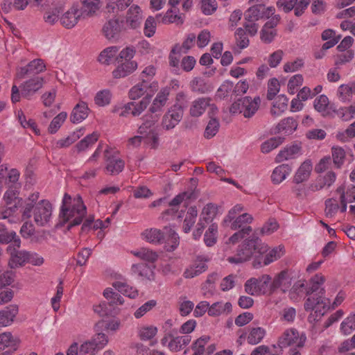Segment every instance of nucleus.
Returning <instances> with one entry per match:
<instances>
[{"label": "nucleus", "mask_w": 355, "mask_h": 355, "mask_svg": "<svg viewBox=\"0 0 355 355\" xmlns=\"http://www.w3.org/2000/svg\"><path fill=\"white\" fill-rule=\"evenodd\" d=\"M44 84V79L41 76H34L26 81L21 85V94L26 98H30L32 95L39 91Z\"/></svg>", "instance_id": "nucleus-16"}, {"label": "nucleus", "mask_w": 355, "mask_h": 355, "mask_svg": "<svg viewBox=\"0 0 355 355\" xmlns=\"http://www.w3.org/2000/svg\"><path fill=\"white\" fill-rule=\"evenodd\" d=\"M306 336L300 333L294 328L286 329L278 339L277 345L280 348L288 347H303L306 341Z\"/></svg>", "instance_id": "nucleus-10"}, {"label": "nucleus", "mask_w": 355, "mask_h": 355, "mask_svg": "<svg viewBox=\"0 0 355 355\" xmlns=\"http://www.w3.org/2000/svg\"><path fill=\"white\" fill-rule=\"evenodd\" d=\"M105 173L112 175L120 173L125 167V162L116 151L108 149L105 151Z\"/></svg>", "instance_id": "nucleus-11"}, {"label": "nucleus", "mask_w": 355, "mask_h": 355, "mask_svg": "<svg viewBox=\"0 0 355 355\" xmlns=\"http://www.w3.org/2000/svg\"><path fill=\"white\" fill-rule=\"evenodd\" d=\"M169 94V89L167 87L162 88L153 99L149 111L152 114L159 113L166 105Z\"/></svg>", "instance_id": "nucleus-32"}, {"label": "nucleus", "mask_w": 355, "mask_h": 355, "mask_svg": "<svg viewBox=\"0 0 355 355\" xmlns=\"http://www.w3.org/2000/svg\"><path fill=\"white\" fill-rule=\"evenodd\" d=\"M261 103L259 96L252 98L245 96L235 101L230 107V112L233 114H243L244 117H252L258 110Z\"/></svg>", "instance_id": "nucleus-7"}, {"label": "nucleus", "mask_w": 355, "mask_h": 355, "mask_svg": "<svg viewBox=\"0 0 355 355\" xmlns=\"http://www.w3.org/2000/svg\"><path fill=\"white\" fill-rule=\"evenodd\" d=\"M18 306L15 304L9 305L0 310V327L11 325L18 313Z\"/></svg>", "instance_id": "nucleus-31"}, {"label": "nucleus", "mask_w": 355, "mask_h": 355, "mask_svg": "<svg viewBox=\"0 0 355 355\" xmlns=\"http://www.w3.org/2000/svg\"><path fill=\"white\" fill-rule=\"evenodd\" d=\"M209 105V98H199L193 101L191 105L189 112L192 116L199 117Z\"/></svg>", "instance_id": "nucleus-37"}, {"label": "nucleus", "mask_w": 355, "mask_h": 355, "mask_svg": "<svg viewBox=\"0 0 355 355\" xmlns=\"http://www.w3.org/2000/svg\"><path fill=\"white\" fill-rule=\"evenodd\" d=\"M60 215L63 220L69 223V227L80 224L86 215V207L80 196L73 199L64 194Z\"/></svg>", "instance_id": "nucleus-3"}, {"label": "nucleus", "mask_w": 355, "mask_h": 355, "mask_svg": "<svg viewBox=\"0 0 355 355\" xmlns=\"http://www.w3.org/2000/svg\"><path fill=\"white\" fill-rule=\"evenodd\" d=\"M264 9L262 4L255 5L248 8L245 12V19L248 22H255L263 15Z\"/></svg>", "instance_id": "nucleus-48"}, {"label": "nucleus", "mask_w": 355, "mask_h": 355, "mask_svg": "<svg viewBox=\"0 0 355 355\" xmlns=\"http://www.w3.org/2000/svg\"><path fill=\"white\" fill-rule=\"evenodd\" d=\"M174 323L172 319H167L162 325V329L164 332V336L160 342L162 345H165L166 341L170 338V336L176 335L178 331L173 327Z\"/></svg>", "instance_id": "nucleus-54"}, {"label": "nucleus", "mask_w": 355, "mask_h": 355, "mask_svg": "<svg viewBox=\"0 0 355 355\" xmlns=\"http://www.w3.org/2000/svg\"><path fill=\"white\" fill-rule=\"evenodd\" d=\"M12 245H8L6 252L9 254L8 266L10 269L19 268L27 263V250H19Z\"/></svg>", "instance_id": "nucleus-13"}, {"label": "nucleus", "mask_w": 355, "mask_h": 355, "mask_svg": "<svg viewBox=\"0 0 355 355\" xmlns=\"http://www.w3.org/2000/svg\"><path fill=\"white\" fill-rule=\"evenodd\" d=\"M218 225L212 223L209 226L204 236V241L207 246H212L216 243Z\"/></svg>", "instance_id": "nucleus-61"}, {"label": "nucleus", "mask_w": 355, "mask_h": 355, "mask_svg": "<svg viewBox=\"0 0 355 355\" xmlns=\"http://www.w3.org/2000/svg\"><path fill=\"white\" fill-rule=\"evenodd\" d=\"M19 343V340L14 337L10 332H3L0 334V350H3L6 347L16 350Z\"/></svg>", "instance_id": "nucleus-44"}, {"label": "nucleus", "mask_w": 355, "mask_h": 355, "mask_svg": "<svg viewBox=\"0 0 355 355\" xmlns=\"http://www.w3.org/2000/svg\"><path fill=\"white\" fill-rule=\"evenodd\" d=\"M182 116L181 110H175L170 108L163 116L162 121L163 128L167 130L174 128L182 120Z\"/></svg>", "instance_id": "nucleus-26"}, {"label": "nucleus", "mask_w": 355, "mask_h": 355, "mask_svg": "<svg viewBox=\"0 0 355 355\" xmlns=\"http://www.w3.org/2000/svg\"><path fill=\"white\" fill-rule=\"evenodd\" d=\"M336 180V175L333 171L327 173L322 178H318L314 186V191H318L325 187H331Z\"/></svg>", "instance_id": "nucleus-53"}, {"label": "nucleus", "mask_w": 355, "mask_h": 355, "mask_svg": "<svg viewBox=\"0 0 355 355\" xmlns=\"http://www.w3.org/2000/svg\"><path fill=\"white\" fill-rule=\"evenodd\" d=\"M119 49L116 46H110L103 49L98 55V61L103 64H110L116 57Z\"/></svg>", "instance_id": "nucleus-52"}, {"label": "nucleus", "mask_w": 355, "mask_h": 355, "mask_svg": "<svg viewBox=\"0 0 355 355\" xmlns=\"http://www.w3.org/2000/svg\"><path fill=\"white\" fill-rule=\"evenodd\" d=\"M336 192L340 195V200H345L347 202L355 201V186L353 184H343L338 187Z\"/></svg>", "instance_id": "nucleus-41"}, {"label": "nucleus", "mask_w": 355, "mask_h": 355, "mask_svg": "<svg viewBox=\"0 0 355 355\" xmlns=\"http://www.w3.org/2000/svg\"><path fill=\"white\" fill-rule=\"evenodd\" d=\"M338 117L343 121H349L355 118V103L347 107H341L335 111Z\"/></svg>", "instance_id": "nucleus-57"}, {"label": "nucleus", "mask_w": 355, "mask_h": 355, "mask_svg": "<svg viewBox=\"0 0 355 355\" xmlns=\"http://www.w3.org/2000/svg\"><path fill=\"white\" fill-rule=\"evenodd\" d=\"M112 286L119 292L130 298L134 299L139 295L138 291L135 288L128 285L125 282H114L112 284Z\"/></svg>", "instance_id": "nucleus-46"}, {"label": "nucleus", "mask_w": 355, "mask_h": 355, "mask_svg": "<svg viewBox=\"0 0 355 355\" xmlns=\"http://www.w3.org/2000/svg\"><path fill=\"white\" fill-rule=\"evenodd\" d=\"M282 137H272L264 141L261 146V150L263 153H268L277 148L283 142Z\"/></svg>", "instance_id": "nucleus-64"}, {"label": "nucleus", "mask_w": 355, "mask_h": 355, "mask_svg": "<svg viewBox=\"0 0 355 355\" xmlns=\"http://www.w3.org/2000/svg\"><path fill=\"white\" fill-rule=\"evenodd\" d=\"M191 340V337L189 335L170 336V338L166 341L165 345H162L166 347L172 352H180L186 346H187Z\"/></svg>", "instance_id": "nucleus-20"}, {"label": "nucleus", "mask_w": 355, "mask_h": 355, "mask_svg": "<svg viewBox=\"0 0 355 355\" xmlns=\"http://www.w3.org/2000/svg\"><path fill=\"white\" fill-rule=\"evenodd\" d=\"M270 282L269 275H263L258 279L251 278L245 282V291L248 294L255 296L270 293Z\"/></svg>", "instance_id": "nucleus-8"}, {"label": "nucleus", "mask_w": 355, "mask_h": 355, "mask_svg": "<svg viewBox=\"0 0 355 355\" xmlns=\"http://www.w3.org/2000/svg\"><path fill=\"white\" fill-rule=\"evenodd\" d=\"M52 205L47 200H42L35 205L32 209L31 216L38 226L48 225L52 216Z\"/></svg>", "instance_id": "nucleus-9"}, {"label": "nucleus", "mask_w": 355, "mask_h": 355, "mask_svg": "<svg viewBox=\"0 0 355 355\" xmlns=\"http://www.w3.org/2000/svg\"><path fill=\"white\" fill-rule=\"evenodd\" d=\"M304 78L301 74H295L291 77L287 84V91L290 94H294L303 84Z\"/></svg>", "instance_id": "nucleus-62"}, {"label": "nucleus", "mask_w": 355, "mask_h": 355, "mask_svg": "<svg viewBox=\"0 0 355 355\" xmlns=\"http://www.w3.org/2000/svg\"><path fill=\"white\" fill-rule=\"evenodd\" d=\"M142 119L143 123L139 126L137 132L144 138L145 145L150 148H156L159 145V137L156 130L158 116L145 114Z\"/></svg>", "instance_id": "nucleus-5"}, {"label": "nucleus", "mask_w": 355, "mask_h": 355, "mask_svg": "<svg viewBox=\"0 0 355 355\" xmlns=\"http://www.w3.org/2000/svg\"><path fill=\"white\" fill-rule=\"evenodd\" d=\"M331 155L334 165L337 168H340L345 158V150L340 146H333L331 148Z\"/></svg>", "instance_id": "nucleus-63"}, {"label": "nucleus", "mask_w": 355, "mask_h": 355, "mask_svg": "<svg viewBox=\"0 0 355 355\" xmlns=\"http://www.w3.org/2000/svg\"><path fill=\"white\" fill-rule=\"evenodd\" d=\"M142 239L154 244H165L168 251L174 250L179 245V236L171 228L164 227V232L156 228L145 230L141 233Z\"/></svg>", "instance_id": "nucleus-4"}, {"label": "nucleus", "mask_w": 355, "mask_h": 355, "mask_svg": "<svg viewBox=\"0 0 355 355\" xmlns=\"http://www.w3.org/2000/svg\"><path fill=\"white\" fill-rule=\"evenodd\" d=\"M266 334V330L262 327L252 328L247 336L248 343L250 345H257L263 339Z\"/></svg>", "instance_id": "nucleus-51"}, {"label": "nucleus", "mask_w": 355, "mask_h": 355, "mask_svg": "<svg viewBox=\"0 0 355 355\" xmlns=\"http://www.w3.org/2000/svg\"><path fill=\"white\" fill-rule=\"evenodd\" d=\"M46 70V64L42 59H35L31 61L26 66L20 67L17 70V76L23 78L28 74H39Z\"/></svg>", "instance_id": "nucleus-18"}, {"label": "nucleus", "mask_w": 355, "mask_h": 355, "mask_svg": "<svg viewBox=\"0 0 355 355\" xmlns=\"http://www.w3.org/2000/svg\"><path fill=\"white\" fill-rule=\"evenodd\" d=\"M291 282V278L287 270L281 271L275 276L272 281L271 280L270 283V293H273L279 288L285 291V288H287L290 286Z\"/></svg>", "instance_id": "nucleus-28"}, {"label": "nucleus", "mask_w": 355, "mask_h": 355, "mask_svg": "<svg viewBox=\"0 0 355 355\" xmlns=\"http://www.w3.org/2000/svg\"><path fill=\"white\" fill-rule=\"evenodd\" d=\"M131 270L134 274L150 280L154 277L153 268L146 263H136L132 264Z\"/></svg>", "instance_id": "nucleus-42"}, {"label": "nucleus", "mask_w": 355, "mask_h": 355, "mask_svg": "<svg viewBox=\"0 0 355 355\" xmlns=\"http://www.w3.org/2000/svg\"><path fill=\"white\" fill-rule=\"evenodd\" d=\"M157 20L163 24H180L184 21L183 17L178 8H171L164 14L159 13L156 15Z\"/></svg>", "instance_id": "nucleus-21"}, {"label": "nucleus", "mask_w": 355, "mask_h": 355, "mask_svg": "<svg viewBox=\"0 0 355 355\" xmlns=\"http://www.w3.org/2000/svg\"><path fill=\"white\" fill-rule=\"evenodd\" d=\"M67 118V113L66 112H61L56 115L51 121L48 131L51 134L56 133L62 124L64 123Z\"/></svg>", "instance_id": "nucleus-56"}, {"label": "nucleus", "mask_w": 355, "mask_h": 355, "mask_svg": "<svg viewBox=\"0 0 355 355\" xmlns=\"http://www.w3.org/2000/svg\"><path fill=\"white\" fill-rule=\"evenodd\" d=\"M98 135L97 132H93L90 135H88L80 141H79L76 146L78 151L81 152L86 150L98 140Z\"/></svg>", "instance_id": "nucleus-60"}, {"label": "nucleus", "mask_w": 355, "mask_h": 355, "mask_svg": "<svg viewBox=\"0 0 355 355\" xmlns=\"http://www.w3.org/2000/svg\"><path fill=\"white\" fill-rule=\"evenodd\" d=\"M131 254L143 261L151 263H154L158 257V255L155 252L147 248L132 250L131 251Z\"/></svg>", "instance_id": "nucleus-49"}, {"label": "nucleus", "mask_w": 355, "mask_h": 355, "mask_svg": "<svg viewBox=\"0 0 355 355\" xmlns=\"http://www.w3.org/2000/svg\"><path fill=\"white\" fill-rule=\"evenodd\" d=\"M302 154V144L300 142H294L287 145L279 152L275 157L276 162H282L286 160L295 159Z\"/></svg>", "instance_id": "nucleus-17"}, {"label": "nucleus", "mask_w": 355, "mask_h": 355, "mask_svg": "<svg viewBox=\"0 0 355 355\" xmlns=\"http://www.w3.org/2000/svg\"><path fill=\"white\" fill-rule=\"evenodd\" d=\"M122 26V22L118 19H111L103 26V34L109 40H117L121 32Z\"/></svg>", "instance_id": "nucleus-27"}, {"label": "nucleus", "mask_w": 355, "mask_h": 355, "mask_svg": "<svg viewBox=\"0 0 355 355\" xmlns=\"http://www.w3.org/2000/svg\"><path fill=\"white\" fill-rule=\"evenodd\" d=\"M197 216L198 210L196 207H191L188 209L182 226L183 231L185 233H188L191 231L192 227L196 221Z\"/></svg>", "instance_id": "nucleus-50"}, {"label": "nucleus", "mask_w": 355, "mask_h": 355, "mask_svg": "<svg viewBox=\"0 0 355 355\" xmlns=\"http://www.w3.org/2000/svg\"><path fill=\"white\" fill-rule=\"evenodd\" d=\"M329 101L328 97L324 94H321L318 96L313 101V106L315 110L320 112L322 116L328 115V106Z\"/></svg>", "instance_id": "nucleus-55"}, {"label": "nucleus", "mask_w": 355, "mask_h": 355, "mask_svg": "<svg viewBox=\"0 0 355 355\" xmlns=\"http://www.w3.org/2000/svg\"><path fill=\"white\" fill-rule=\"evenodd\" d=\"M209 260L207 256H198L196 261L189 265L184 272V277L187 279L193 278L207 269V262Z\"/></svg>", "instance_id": "nucleus-15"}, {"label": "nucleus", "mask_w": 355, "mask_h": 355, "mask_svg": "<svg viewBox=\"0 0 355 355\" xmlns=\"http://www.w3.org/2000/svg\"><path fill=\"white\" fill-rule=\"evenodd\" d=\"M0 244L20 248L21 240L15 231L8 230L4 224L0 223Z\"/></svg>", "instance_id": "nucleus-22"}, {"label": "nucleus", "mask_w": 355, "mask_h": 355, "mask_svg": "<svg viewBox=\"0 0 355 355\" xmlns=\"http://www.w3.org/2000/svg\"><path fill=\"white\" fill-rule=\"evenodd\" d=\"M158 87L157 81H153L151 83L141 81L131 87L128 92V96L132 100H136L144 96L148 92V90H150L151 93H154L158 89Z\"/></svg>", "instance_id": "nucleus-14"}, {"label": "nucleus", "mask_w": 355, "mask_h": 355, "mask_svg": "<svg viewBox=\"0 0 355 355\" xmlns=\"http://www.w3.org/2000/svg\"><path fill=\"white\" fill-rule=\"evenodd\" d=\"M291 167L288 164H282L276 166L271 174V181L274 184H279L291 174Z\"/></svg>", "instance_id": "nucleus-34"}, {"label": "nucleus", "mask_w": 355, "mask_h": 355, "mask_svg": "<svg viewBox=\"0 0 355 355\" xmlns=\"http://www.w3.org/2000/svg\"><path fill=\"white\" fill-rule=\"evenodd\" d=\"M232 310L230 302H217L209 306V315L216 317L225 313H230Z\"/></svg>", "instance_id": "nucleus-45"}, {"label": "nucleus", "mask_w": 355, "mask_h": 355, "mask_svg": "<svg viewBox=\"0 0 355 355\" xmlns=\"http://www.w3.org/2000/svg\"><path fill=\"white\" fill-rule=\"evenodd\" d=\"M340 331L347 336L355 330V313L349 314L340 324Z\"/></svg>", "instance_id": "nucleus-58"}, {"label": "nucleus", "mask_w": 355, "mask_h": 355, "mask_svg": "<svg viewBox=\"0 0 355 355\" xmlns=\"http://www.w3.org/2000/svg\"><path fill=\"white\" fill-rule=\"evenodd\" d=\"M151 94H147L139 101H130L123 105L116 106L113 109L114 113L120 116L125 117L131 115L134 117L139 116L148 107Z\"/></svg>", "instance_id": "nucleus-6"}, {"label": "nucleus", "mask_w": 355, "mask_h": 355, "mask_svg": "<svg viewBox=\"0 0 355 355\" xmlns=\"http://www.w3.org/2000/svg\"><path fill=\"white\" fill-rule=\"evenodd\" d=\"M284 253V245H279L270 249L259 237L252 235L239 246L235 254L227 256V261L231 264L238 265L253 258V267L260 268L278 260Z\"/></svg>", "instance_id": "nucleus-1"}, {"label": "nucleus", "mask_w": 355, "mask_h": 355, "mask_svg": "<svg viewBox=\"0 0 355 355\" xmlns=\"http://www.w3.org/2000/svg\"><path fill=\"white\" fill-rule=\"evenodd\" d=\"M143 19L141 8L135 4L132 5L128 10L125 21L126 24L132 28L139 27Z\"/></svg>", "instance_id": "nucleus-25"}, {"label": "nucleus", "mask_w": 355, "mask_h": 355, "mask_svg": "<svg viewBox=\"0 0 355 355\" xmlns=\"http://www.w3.org/2000/svg\"><path fill=\"white\" fill-rule=\"evenodd\" d=\"M288 98L284 94L279 95L275 98L271 107V114L275 116H279L288 108Z\"/></svg>", "instance_id": "nucleus-38"}, {"label": "nucleus", "mask_w": 355, "mask_h": 355, "mask_svg": "<svg viewBox=\"0 0 355 355\" xmlns=\"http://www.w3.org/2000/svg\"><path fill=\"white\" fill-rule=\"evenodd\" d=\"M137 67L138 64L136 61H124L118 65L116 69L113 71L112 74L115 78H124L133 73Z\"/></svg>", "instance_id": "nucleus-35"}, {"label": "nucleus", "mask_w": 355, "mask_h": 355, "mask_svg": "<svg viewBox=\"0 0 355 355\" xmlns=\"http://www.w3.org/2000/svg\"><path fill=\"white\" fill-rule=\"evenodd\" d=\"M312 164L310 160H305L298 168L293 177V182L300 184L306 181L312 171Z\"/></svg>", "instance_id": "nucleus-36"}, {"label": "nucleus", "mask_w": 355, "mask_h": 355, "mask_svg": "<svg viewBox=\"0 0 355 355\" xmlns=\"http://www.w3.org/2000/svg\"><path fill=\"white\" fill-rule=\"evenodd\" d=\"M325 277L318 273L310 279V286L306 290L307 295H311L304 303L306 311H314L316 317L322 316L330 303L328 298L324 297L325 290L322 286L325 282Z\"/></svg>", "instance_id": "nucleus-2"}, {"label": "nucleus", "mask_w": 355, "mask_h": 355, "mask_svg": "<svg viewBox=\"0 0 355 355\" xmlns=\"http://www.w3.org/2000/svg\"><path fill=\"white\" fill-rule=\"evenodd\" d=\"M297 126L298 123L295 119L292 116L286 117L276 125L274 132L291 135L297 130Z\"/></svg>", "instance_id": "nucleus-23"}, {"label": "nucleus", "mask_w": 355, "mask_h": 355, "mask_svg": "<svg viewBox=\"0 0 355 355\" xmlns=\"http://www.w3.org/2000/svg\"><path fill=\"white\" fill-rule=\"evenodd\" d=\"M89 108L87 103L83 101H80L73 107L70 120L73 123H80L84 121L89 114Z\"/></svg>", "instance_id": "nucleus-29"}, {"label": "nucleus", "mask_w": 355, "mask_h": 355, "mask_svg": "<svg viewBox=\"0 0 355 355\" xmlns=\"http://www.w3.org/2000/svg\"><path fill=\"white\" fill-rule=\"evenodd\" d=\"M280 19L279 15H275L270 18L263 26L261 31V39L265 43H270L277 35L275 27Z\"/></svg>", "instance_id": "nucleus-19"}, {"label": "nucleus", "mask_w": 355, "mask_h": 355, "mask_svg": "<svg viewBox=\"0 0 355 355\" xmlns=\"http://www.w3.org/2000/svg\"><path fill=\"white\" fill-rule=\"evenodd\" d=\"M97 352L93 344L89 340H87L80 346H78L77 343H73L69 347L67 355H94Z\"/></svg>", "instance_id": "nucleus-24"}, {"label": "nucleus", "mask_w": 355, "mask_h": 355, "mask_svg": "<svg viewBox=\"0 0 355 355\" xmlns=\"http://www.w3.org/2000/svg\"><path fill=\"white\" fill-rule=\"evenodd\" d=\"M112 97V93L109 89H103L96 94L94 103L98 106L104 107L110 103Z\"/></svg>", "instance_id": "nucleus-59"}, {"label": "nucleus", "mask_w": 355, "mask_h": 355, "mask_svg": "<svg viewBox=\"0 0 355 355\" xmlns=\"http://www.w3.org/2000/svg\"><path fill=\"white\" fill-rule=\"evenodd\" d=\"M353 94H355V81L341 84L336 90V97L343 103L350 102Z\"/></svg>", "instance_id": "nucleus-30"}, {"label": "nucleus", "mask_w": 355, "mask_h": 355, "mask_svg": "<svg viewBox=\"0 0 355 355\" xmlns=\"http://www.w3.org/2000/svg\"><path fill=\"white\" fill-rule=\"evenodd\" d=\"M84 131L83 128H80L71 132L67 137L56 141L55 147L58 148L69 147L83 135Z\"/></svg>", "instance_id": "nucleus-39"}, {"label": "nucleus", "mask_w": 355, "mask_h": 355, "mask_svg": "<svg viewBox=\"0 0 355 355\" xmlns=\"http://www.w3.org/2000/svg\"><path fill=\"white\" fill-rule=\"evenodd\" d=\"M132 1L133 0H110L106 6V10L110 13L117 14L127 8Z\"/></svg>", "instance_id": "nucleus-47"}, {"label": "nucleus", "mask_w": 355, "mask_h": 355, "mask_svg": "<svg viewBox=\"0 0 355 355\" xmlns=\"http://www.w3.org/2000/svg\"><path fill=\"white\" fill-rule=\"evenodd\" d=\"M158 333V328L152 324H145L138 329V336L143 341L153 340Z\"/></svg>", "instance_id": "nucleus-43"}, {"label": "nucleus", "mask_w": 355, "mask_h": 355, "mask_svg": "<svg viewBox=\"0 0 355 355\" xmlns=\"http://www.w3.org/2000/svg\"><path fill=\"white\" fill-rule=\"evenodd\" d=\"M86 17L80 11L78 3H73L62 15L60 17V24L66 28H73L80 20Z\"/></svg>", "instance_id": "nucleus-12"}, {"label": "nucleus", "mask_w": 355, "mask_h": 355, "mask_svg": "<svg viewBox=\"0 0 355 355\" xmlns=\"http://www.w3.org/2000/svg\"><path fill=\"white\" fill-rule=\"evenodd\" d=\"M80 11L87 17L94 16L102 6V0H79Z\"/></svg>", "instance_id": "nucleus-33"}, {"label": "nucleus", "mask_w": 355, "mask_h": 355, "mask_svg": "<svg viewBox=\"0 0 355 355\" xmlns=\"http://www.w3.org/2000/svg\"><path fill=\"white\" fill-rule=\"evenodd\" d=\"M218 214V207L213 203L207 204L202 209L199 220L207 224Z\"/></svg>", "instance_id": "nucleus-40"}]
</instances>
